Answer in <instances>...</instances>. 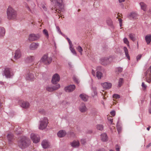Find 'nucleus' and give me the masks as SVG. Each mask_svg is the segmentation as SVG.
<instances>
[{"label":"nucleus","mask_w":151,"mask_h":151,"mask_svg":"<svg viewBox=\"0 0 151 151\" xmlns=\"http://www.w3.org/2000/svg\"><path fill=\"white\" fill-rule=\"evenodd\" d=\"M53 3H55V7H52V10L53 11V12L56 13L57 12L59 13V12H60V10L63 7L62 4V0H50Z\"/></svg>","instance_id":"nucleus-1"},{"label":"nucleus","mask_w":151,"mask_h":151,"mask_svg":"<svg viewBox=\"0 0 151 151\" xmlns=\"http://www.w3.org/2000/svg\"><path fill=\"white\" fill-rule=\"evenodd\" d=\"M30 143V140L25 137H21L18 142L19 146L22 148H24L28 146Z\"/></svg>","instance_id":"nucleus-2"},{"label":"nucleus","mask_w":151,"mask_h":151,"mask_svg":"<svg viewBox=\"0 0 151 151\" xmlns=\"http://www.w3.org/2000/svg\"><path fill=\"white\" fill-rule=\"evenodd\" d=\"M7 14L9 19H14L16 18L17 14L16 11L11 7H9L7 9Z\"/></svg>","instance_id":"nucleus-3"},{"label":"nucleus","mask_w":151,"mask_h":151,"mask_svg":"<svg viewBox=\"0 0 151 151\" xmlns=\"http://www.w3.org/2000/svg\"><path fill=\"white\" fill-rule=\"evenodd\" d=\"M41 60L44 64L48 65L51 63L52 58L51 57H48L47 55H45L42 57Z\"/></svg>","instance_id":"nucleus-4"},{"label":"nucleus","mask_w":151,"mask_h":151,"mask_svg":"<svg viewBox=\"0 0 151 151\" xmlns=\"http://www.w3.org/2000/svg\"><path fill=\"white\" fill-rule=\"evenodd\" d=\"M48 123V119L47 118H44L42 120L40 123L39 129H43L47 127Z\"/></svg>","instance_id":"nucleus-5"},{"label":"nucleus","mask_w":151,"mask_h":151,"mask_svg":"<svg viewBox=\"0 0 151 151\" xmlns=\"http://www.w3.org/2000/svg\"><path fill=\"white\" fill-rule=\"evenodd\" d=\"M60 87V85L59 84H58L55 86H47L46 87L47 91L49 92H52L54 91L57 90Z\"/></svg>","instance_id":"nucleus-6"},{"label":"nucleus","mask_w":151,"mask_h":151,"mask_svg":"<svg viewBox=\"0 0 151 151\" xmlns=\"http://www.w3.org/2000/svg\"><path fill=\"white\" fill-rule=\"evenodd\" d=\"M35 78L32 71H28L25 75V78L27 80H32Z\"/></svg>","instance_id":"nucleus-7"},{"label":"nucleus","mask_w":151,"mask_h":151,"mask_svg":"<svg viewBox=\"0 0 151 151\" xmlns=\"http://www.w3.org/2000/svg\"><path fill=\"white\" fill-rule=\"evenodd\" d=\"M146 81L150 83L151 82V67H150L146 73Z\"/></svg>","instance_id":"nucleus-8"},{"label":"nucleus","mask_w":151,"mask_h":151,"mask_svg":"<svg viewBox=\"0 0 151 151\" xmlns=\"http://www.w3.org/2000/svg\"><path fill=\"white\" fill-rule=\"evenodd\" d=\"M30 137L34 143H37L40 141V138L39 136L37 135L32 133Z\"/></svg>","instance_id":"nucleus-9"},{"label":"nucleus","mask_w":151,"mask_h":151,"mask_svg":"<svg viewBox=\"0 0 151 151\" xmlns=\"http://www.w3.org/2000/svg\"><path fill=\"white\" fill-rule=\"evenodd\" d=\"M22 56V52L20 49H17L15 51L14 56V58L15 59L17 60L20 58Z\"/></svg>","instance_id":"nucleus-10"},{"label":"nucleus","mask_w":151,"mask_h":151,"mask_svg":"<svg viewBox=\"0 0 151 151\" xmlns=\"http://www.w3.org/2000/svg\"><path fill=\"white\" fill-rule=\"evenodd\" d=\"M60 80V77L59 75L56 73L53 75L52 79V83L53 84H56Z\"/></svg>","instance_id":"nucleus-11"},{"label":"nucleus","mask_w":151,"mask_h":151,"mask_svg":"<svg viewBox=\"0 0 151 151\" xmlns=\"http://www.w3.org/2000/svg\"><path fill=\"white\" fill-rule=\"evenodd\" d=\"M40 37V36L38 35L32 34L29 35V40L31 41H34L38 40Z\"/></svg>","instance_id":"nucleus-12"},{"label":"nucleus","mask_w":151,"mask_h":151,"mask_svg":"<svg viewBox=\"0 0 151 151\" xmlns=\"http://www.w3.org/2000/svg\"><path fill=\"white\" fill-rule=\"evenodd\" d=\"M19 103L21 106L24 109H27L30 106V104L28 102L21 101H19Z\"/></svg>","instance_id":"nucleus-13"},{"label":"nucleus","mask_w":151,"mask_h":151,"mask_svg":"<svg viewBox=\"0 0 151 151\" xmlns=\"http://www.w3.org/2000/svg\"><path fill=\"white\" fill-rule=\"evenodd\" d=\"M76 88V86L74 85H70L66 87L64 89L66 92H71L73 91Z\"/></svg>","instance_id":"nucleus-14"},{"label":"nucleus","mask_w":151,"mask_h":151,"mask_svg":"<svg viewBox=\"0 0 151 151\" xmlns=\"http://www.w3.org/2000/svg\"><path fill=\"white\" fill-rule=\"evenodd\" d=\"M101 85L104 89H109L112 86V84L111 83L107 82L101 83Z\"/></svg>","instance_id":"nucleus-15"},{"label":"nucleus","mask_w":151,"mask_h":151,"mask_svg":"<svg viewBox=\"0 0 151 151\" xmlns=\"http://www.w3.org/2000/svg\"><path fill=\"white\" fill-rule=\"evenodd\" d=\"M39 46V44L38 43L32 42L30 45L29 48L31 50H35Z\"/></svg>","instance_id":"nucleus-16"},{"label":"nucleus","mask_w":151,"mask_h":151,"mask_svg":"<svg viewBox=\"0 0 151 151\" xmlns=\"http://www.w3.org/2000/svg\"><path fill=\"white\" fill-rule=\"evenodd\" d=\"M87 110V109L84 103L81 104L79 107V110L81 112H85Z\"/></svg>","instance_id":"nucleus-17"},{"label":"nucleus","mask_w":151,"mask_h":151,"mask_svg":"<svg viewBox=\"0 0 151 151\" xmlns=\"http://www.w3.org/2000/svg\"><path fill=\"white\" fill-rule=\"evenodd\" d=\"M42 145L43 147L45 149L48 148L50 146L49 142L46 140H44L42 141Z\"/></svg>","instance_id":"nucleus-18"},{"label":"nucleus","mask_w":151,"mask_h":151,"mask_svg":"<svg viewBox=\"0 0 151 151\" xmlns=\"http://www.w3.org/2000/svg\"><path fill=\"white\" fill-rule=\"evenodd\" d=\"M4 73L6 77L10 78L11 76L10 69L9 68H5L4 71Z\"/></svg>","instance_id":"nucleus-19"},{"label":"nucleus","mask_w":151,"mask_h":151,"mask_svg":"<svg viewBox=\"0 0 151 151\" xmlns=\"http://www.w3.org/2000/svg\"><path fill=\"white\" fill-rule=\"evenodd\" d=\"M101 140L103 142H106L108 140L107 135L105 133H103L101 134Z\"/></svg>","instance_id":"nucleus-20"},{"label":"nucleus","mask_w":151,"mask_h":151,"mask_svg":"<svg viewBox=\"0 0 151 151\" xmlns=\"http://www.w3.org/2000/svg\"><path fill=\"white\" fill-rule=\"evenodd\" d=\"M145 40L147 45L150 44L151 42V34L146 35L145 37Z\"/></svg>","instance_id":"nucleus-21"},{"label":"nucleus","mask_w":151,"mask_h":151,"mask_svg":"<svg viewBox=\"0 0 151 151\" xmlns=\"http://www.w3.org/2000/svg\"><path fill=\"white\" fill-rule=\"evenodd\" d=\"M71 145L72 147H76L79 146L80 143L79 141L74 140L71 143Z\"/></svg>","instance_id":"nucleus-22"},{"label":"nucleus","mask_w":151,"mask_h":151,"mask_svg":"<svg viewBox=\"0 0 151 151\" xmlns=\"http://www.w3.org/2000/svg\"><path fill=\"white\" fill-rule=\"evenodd\" d=\"M66 134V132L63 130H60L58 133V136L60 137H64Z\"/></svg>","instance_id":"nucleus-23"},{"label":"nucleus","mask_w":151,"mask_h":151,"mask_svg":"<svg viewBox=\"0 0 151 151\" xmlns=\"http://www.w3.org/2000/svg\"><path fill=\"white\" fill-rule=\"evenodd\" d=\"M7 138L9 143H11L13 141L14 139L13 134L12 133L8 134L7 136Z\"/></svg>","instance_id":"nucleus-24"},{"label":"nucleus","mask_w":151,"mask_h":151,"mask_svg":"<svg viewBox=\"0 0 151 151\" xmlns=\"http://www.w3.org/2000/svg\"><path fill=\"white\" fill-rule=\"evenodd\" d=\"M141 6V9L143 10L144 11H145L146 10L147 6L144 2H141L139 4Z\"/></svg>","instance_id":"nucleus-25"},{"label":"nucleus","mask_w":151,"mask_h":151,"mask_svg":"<svg viewBox=\"0 0 151 151\" xmlns=\"http://www.w3.org/2000/svg\"><path fill=\"white\" fill-rule=\"evenodd\" d=\"M137 16V14L135 12L131 13L129 15V17L130 18L136 19Z\"/></svg>","instance_id":"nucleus-26"},{"label":"nucleus","mask_w":151,"mask_h":151,"mask_svg":"<svg viewBox=\"0 0 151 151\" xmlns=\"http://www.w3.org/2000/svg\"><path fill=\"white\" fill-rule=\"evenodd\" d=\"M124 50L125 53V55L127 57V58L129 60H130V57L129 56V54H128V50L127 48L124 47L123 48Z\"/></svg>","instance_id":"nucleus-27"},{"label":"nucleus","mask_w":151,"mask_h":151,"mask_svg":"<svg viewBox=\"0 0 151 151\" xmlns=\"http://www.w3.org/2000/svg\"><path fill=\"white\" fill-rule=\"evenodd\" d=\"M80 97L84 101H86L88 99V96L86 95L81 94L80 95Z\"/></svg>","instance_id":"nucleus-28"},{"label":"nucleus","mask_w":151,"mask_h":151,"mask_svg":"<svg viewBox=\"0 0 151 151\" xmlns=\"http://www.w3.org/2000/svg\"><path fill=\"white\" fill-rule=\"evenodd\" d=\"M34 58L33 56H30L28 57L26 59L27 61L28 62H31L34 60Z\"/></svg>","instance_id":"nucleus-29"},{"label":"nucleus","mask_w":151,"mask_h":151,"mask_svg":"<svg viewBox=\"0 0 151 151\" xmlns=\"http://www.w3.org/2000/svg\"><path fill=\"white\" fill-rule=\"evenodd\" d=\"M5 33V30L3 27H0V35L3 36Z\"/></svg>","instance_id":"nucleus-30"},{"label":"nucleus","mask_w":151,"mask_h":151,"mask_svg":"<svg viewBox=\"0 0 151 151\" xmlns=\"http://www.w3.org/2000/svg\"><path fill=\"white\" fill-rule=\"evenodd\" d=\"M129 38L133 41H134L136 40L134 35L130 34L129 35Z\"/></svg>","instance_id":"nucleus-31"},{"label":"nucleus","mask_w":151,"mask_h":151,"mask_svg":"<svg viewBox=\"0 0 151 151\" xmlns=\"http://www.w3.org/2000/svg\"><path fill=\"white\" fill-rule=\"evenodd\" d=\"M96 76L99 79H101L102 76V73L100 72L97 71L96 73Z\"/></svg>","instance_id":"nucleus-32"},{"label":"nucleus","mask_w":151,"mask_h":151,"mask_svg":"<svg viewBox=\"0 0 151 151\" xmlns=\"http://www.w3.org/2000/svg\"><path fill=\"white\" fill-rule=\"evenodd\" d=\"M123 83V79L122 78H120L118 81V86L120 87L122 85Z\"/></svg>","instance_id":"nucleus-33"},{"label":"nucleus","mask_w":151,"mask_h":151,"mask_svg":"<svg viewBox=\"0 0 151 151\" xmlns=\"http://www.w3.org/2000/svg\"><path fill=\"white\" fill-rule=\"evenodd\" d=\"M103 126L102 125L98 124L96 126V128L97 129L102 131L103 129Z\"/></svg>","instance_id":"nucleus-34"},{"label":"nucleus","mask_w":151,"mask_h":151,"mask_svg":"<svg viewBox=\"0 0 151 151\" xmlns=\"http://www.w3.org/2000/svg\"><path fill=\"white\" fill-rule=\"evenodd\" d=\"M43 34L45 35L46 37L48 38L49 37V35L46 29H44L43 30Z\"/></svg>","instance_id":"nucleus-35"},{"label":"nucleus","mask_w":151,"mask_h":151,"mask_svg":"<svg viewBox=\"0 0 151 151\" xmlns=\"http://www.w3.org/2000/svg\"><path fill=\"white\" fill-rule=\"evenodd\" d=\"M77 50L81 54V55L82 54V52L83 51V49L80 46H79L77 48Z\"/></svg>","instance_id":"nucleus-36"},{"label":"nucleus","mask_w":151,"mask_h":151,"mask_svg":"<svg viewBox=\"0 0 151 151\" xmlns=\"http://www.w3.org/2000/svg\"><path fill=\"white\" fill-rule=\"evenodd\" d=\"M103 93H102V95L103 96V98L104 99H106V97H107V96H106V93L104 92V91H103Z\"/></svg>","instance_id":"nucleus-37"},{"label":"nucleus","mask_w":151,"mask_h":151,"mask_svg":"<svg viewBox=\"0 0 151 151\" xmlns=\"http://www.w3.org/2000/svg\"><path fill=\"white\" fill-rule=\"evenodd\" d=\"M108 119L109 122V123L111 124L113 122V119L111 116H109L108 117Z\"/></svg>","instance_id":"nucleus-38"},{"label":"nucleus","mask_w":151,"mask_h":151,"mask_svg":"<svg viewBox=\"0 0 151 151\" xmlns=\"http://www.w3.org/2000/svg\"><path fill=\"white\" fill-rule=\"evenodd\" d=\"M71 46L72 45H71V46H70V49L73 54L76 55V51H75L74 49L71 47Z\"/></svg>","instance_id":"nucleus-39"},{"label":"nucleus","mask_w":151,"mask_h":151,"mask_svg":"<svg viewBox=\"0 0 151 151\" xmlns=\"http://www.w3.org/2000/svg\"><path fill=\"white\" fill-rule=\"evenodd\" d=\"M142 86L143 88V90H145L147 87L146 85H145L144 83V82H142Z\"/></svg>","instance_id":"nucleus-40"},{"label":"nucleus","mask_w":151,"mask_h":151,"mask_svg":"<svg viewBox=\"0 0 151 151\" xmlns=\"http://www.w3.org/2000/svg\"><path fill=\"white\" fill-rule=\"evenodd\" d=\"M124 41L125 43L127 44L128 45V46H129V41H128L127 38H124Z\"/></svg>","instance_id":"nucleus-41"},{"label":"nucleus","mask_w":151,"mask_h":151,"mask_svg":"<svg viewBox=\"0 0 151 151\" xmlns=\"http://www.w3.org/2000/svg\"><path fill=\"white\" fill-rule=\"evenodd\" d=\"M117 128L119 133L121 132L122 129V127L120 126H117Z\"/></svg>","instance_id":"nucleus-42"},{"label":"nucleus","mask_w":151,"mask_h":151,"mask_svg":"<svg viewBox=\"0 0 151 151\" xmlns=\"http://www.w3.org/2000/svg\"><path fill=\"white\" fill-rule=\"evenodd\" d=\"M113 98H115L116 99H119L120 98L119 95L117 94L113 95Z\"/></svg>","instance_id":"nucleus-43"},{"label":"nucleus","mask_w":151,"mask_h":151,"mask_svg":"<svg viewBox=\"0 0 151 151\" xmlns=\"http://www.w3.org/2000/svg\"><path fill=\"white\" fill-rule=\"evenodd\" d=\"M104 60L102 59L101 60V62H102V64L104 65H106L107 64V60H106L105 61V62H104Z\"/></svg>","instance_id":"nucleus-44"},{"label":"nucleus","mask_w":151,"mask_h":151,"mask_svg":"<svg viewBox=\"0 0 151 151\" xmlns=\"http://www.w3.org/2000/svg\"><path fill=\"white\" fill-rule=\"evenodd\" d=\"M122 71V69L121 68H118L116 69V71H118L119 73L121 72Z\"/></svg>","instance_id":"nucleus-45"},{"label":"nucleus","mask_w":151,"mask_h":151,"mask_svg":"<svg viewBox=\"0 0 151 151\" xmlns=\"http://www.w3.org/2000/svg\"><path fill=\"white\" fill-rule=\"evenodd\" d=\"M118 20L119 22L120 27H121L122 26V20L120 18H118Z\"/></svg>","instance_id":"nucleus-46"},{"label":"nucleus","mask_w":151,"mask_h":151,"mask_svg":"<svg viewBox=\"0 0 151 151\" xmlns=\"http://www.w3.org/2000/svg\"><path fill=\"white\" fill-rule=\"evenodd\" d=\"M142 56V55L140 54L138 55L137 57V61L139 60L141 58Z\"/></svg>","instance_id":"nucleus-47"},{"label":"nucleus","mask_w":151,"mask_h":151,"mask_svg":"<svg viewBox=\"0 0 151 151\" xmlns=\"http://www.w3.org/2000/svg\"><path fill=\"white\" fill-rule=\"evenodd\" d=\"M86 143V141L84 139H82L81 140V143L82 144H84Z\"/></svg>","instance_id":"nucleus-48"},{"label":"nucleus","mask_w":151,"mask_h":151,"mask_svg":"<svg viewBox=\"0 0 151 151\" xmlns=\"http://www.w3.org/2000/svg\"><path fill=\"white\" fill-rule=\"evenodd\" d=\"M107 23L109 25H111L112 24V21L111 20H109L108 21H107Z\"/></svg>","instance_id":"nucleus-49"},{"label":"nucleus","mask_w":151,"mask_h":151,"mask_svg":"<svg viewBox=\"0 0 151 151\" xmlns=\"http://www.w3.org/2000/svg\"><path fill=\"white\" fill-rule=\"evenodd\" d=\"M120 147L118 145H117L116 146V151H120L119 150Z\"/></svg>","instance_id":"nucleus-50"},{"label":"nucleus","mask_w":151,"mask_h":151,"mask_svg":"<svg viewBox=\"0 0 151 151\" xmlns=\"http://www.w3.org/2000/svg\"><path fill=\"white\" fill-rule=\"evenodd\" d=\"M67 40L70 46H71V45H72V44L71 43V42L70 40V39L68 38H67Z\"/></svg>","instance_id":"nucleus-51"},{"label":"nucleus","mask_w":151,"mask_h":151,"mask_svg":"<svg viewBox=\"0 0 151 151\" xmlns=\"http://www.w3.org/2000/svg\"><path fill=\"white\" fill-rule=\"evenodd\" d=\"M67 40L70 46H71V45H72V44L71 43V42L70 40V39L68 38H67Z\"/></svg>","instance_id":"nucleus-52"},{"label":"nucleus","mask_w":151,"mask_h":151,"mask_svg":"<svg viewBox=\"0 0 151 151\" xmlns=\"http://www.w3.org/2000/svg\"><path fill=\"white\" fill-rule=\"evenodd\" d=\"M115 111H112L110 112V114L113 116H114L115 115Z\"/></svg>","instance_id":"nucleus-53"},{"label":"nucleus","mask_w":151,"mask_h":151,"mask_svg":"<svg viewBox=\"0 0 151 151\" xmlns=\"http://www.w3.org/2000/svg\"><path fill=\"white\" fill-rule=\"evenodd\" d=\"M42 8L43 9V10H45V11H46V7L44 5H42Z\"/></svg>","instance_id":"nucleus-54"},{"label":"nucleus","mask_w":151,"mask_h":151,"mask_svg":"<svg viewBox=\"0 0 151 151\" xmlns=\"http://www.w3.org/2000/svg\"><path fill=\"white\" fill-rule=\"evenodd\" d=\"M73 80H74L77 83H78V80L76 79L75 77H74L73 78Z\"/></svg>","instance_id":"nucleus-55"},{"label":"nucleus","mask_w":151,"mask_h":151,"mask_svg":"<svg viewBox=\"0 0 151 151\" xmlns=\"http://www.w3.org/2000/svg\"><path fill=\"white\" fill-rule=\"evenodd\" d=\"M117 18H118V17H121V16H122V15L121 14H119V13L117 14Z\"/></svg>","instance_id":"nucleus-56"},{"label":"nucleus","mask_w":151,"mask_h":151,"mask_svg":"<svg viewBox=\"0 0 151 151\" xmlns=\"http://www.w3.org/2000/svg\"><path fill=\"white\" fill-rule=\"evenodd\" d=\"M92 73L93 76H95V72L93 70L92 71Z\"/></svg>","instance_id":"nucleus-57"},{"label":"nucleus","mask_w":151,"mask_h":151,"mask_svg":"<svg viewBox=\"0 0 151 151\" xmlns=\"http://www.w3.org/2000/svg\"><path fill=\"white\" fill-rule=\"evenodd\" d=\"M125 0H119V1L120 3L123 2Z\"/></svg>","instance_id":"nucleus-58"},{"label":"nucleus","mask_w":151,"mask_h":151,"mask_svg":"<svg viewBox=\"0 0 151 151\" xmlns=\"http://www.w3.org/2000/svg\"><path fill=\"white\" fill-rule=\"evenodd\" d=\"M27 8L28 10L30 11V8L27 6Z\"/></svg>","instance_id":"nucleus-59"},{"label":"nucleus","mask_w":151,"mask_h":151,"mask_svg":"<svg viewBox=\"0 0 151 151\" xmlns=\"http://www.w3.org/2000/svg\"><path fill=\"white\" fill-rule=\"evenodd\" d=\"M150 127H148L147 128V129L148 130V131H149L150 130Z\"/></svg>","instance_id":"nucleus-60"},{"label":"nucleus","mask_w":151,"mask_h":151,"mask_svg":"<svg viewBox=\"0 0 151 151\" xmlns=\"http://www.w3.org/2000/svg\"><path fill=\"white\" fill-rule=\"evenodd\" d=\"M104 151V150H98L97 151Z\"/></svg>","instance_id":"nucleus-61"},{"label":"nucleus","mask_w":151,"mask_h":151,"mask_svg":"<svg viewBox=\"0 0 151 151\" xmlns=\"http://www.w3.org/2000/svg\"><path fill=\"white\" fill-rule=\"evenodd\" d=\"M89 133H92V131H90Z\"/></svg>","instance_id":"nucleus-62"},{"label":"nucleus","mask_w":151,"mask_h":151,"mask_svg":"<svg viewBox=\"0 0 151 151\" xmlns=\"http://www.w3.org/2000/svg\"><path fill=\"white\" fill-rule=\"evenodd\" d=\"M94 93H95V94H97V93L96 92H94Z\"/></svg>","instance_id":"nucleus-63"},{"label":"nucleus","mask_w":151,"mask_h":151,"mask_svg":"<svg viewBox=\"0 0 151 151\" xmlns=\"http://www.w3.org/2000/svg\"><path fill=\"white\" fill-rule=\"evenodd\" d=\"M109 151H113L112 150H110Z\"/></svg>","instance_id":"nucleus-64"}]
</instances>
